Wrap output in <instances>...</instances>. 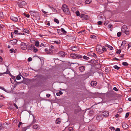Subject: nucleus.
<instances>
[{
	"mask_svg": "<svg viewBox=\"0 0 131 131\" xmlns=\"http://www.w3.org/2000/svg\"><path fill=\"white\" fill-rule=\"evenodd\" d=\"M29 13L31 16L36 17L38 19H39V14L35 10H31L29 12Z\"/></svg>",
	"mask_w": 131,
	"mask_h": 131,
	"instance_id": "nucleus-1",
	"label": "nucleus"
},
{
	"mask_svg": "<svg viewBox=\"0 0 131 131\" xmlns=\"http://www.w3.org/2000/svg\"><path fill=\"white\" fill-rule=\"evenodd\" d=\"M62 8L63 12L66 14H70V12L69 9L67 6L66 5L64 4L62 6Z\"/></svg>",
	"mask_w": 131,
	"mask_h": 131,
	"instance_id": "nucleus-2",
	"label": "nucleus"
},
{
	"mask_svg": "<svg viewBox=\"0 0 131 131\" xmlns=\"http://www.w3.org/2000/svg\"><path fill=\"white\" fill-rule=\"evenodd\" d=\"M26 2L24 1H19L18 2V6L22 8L24 6L26 5Z\"/></svg>",
	"mask_w": 131,
	"mask_h": 131,
	"instance_id": "nucleus-3",
	"label": "nucleus"
},
{
	"mask_svg": "<svg viewBox=\"0 0 131 131\" xmlns=\"http://www.w3.org/2000/svg\"><path fill=\"white\" fill-rule=\"evenodd\" d=\"M126 27V26H123L121 29L122 32L125 33L126 35H128L129 34V31L125 29L124 28H125Z\"/></svg>",
	"mask_w": 131,
	"mask_h": 131,
	"instance_id": "nucleus-4",
	"label": "nucleus"
},
{
	"mask_svg": "<svg viewBox=\"0 0 131 131\" xmlns=\"http://www.w3.org/2000/svg\"><path fill=\"white\" fill-rule=\"evenodd\" d=\"M20 47L22 49L25 50L26 49L27 46L25 43L24 42H22L21 43Z\"/></svg>",
	"mask_w": 131,
	"mask_h": 131,
	"instance_id": "nucleus-5",
	"label": "nucleus"
},
{
	"mask_svg": "<svg viewBox=\"0 0 131 131\" xmlns=\"http://www.w3.org/2000/svg\"><path fill=\"white\" fill-rule=\"evenodd\" d=\"M10 18V19L13 21L17 22L18 20V17H15L14 16H11Z\"/></svg>",
	"mask_w": 131,
	"mask_h": 131,
	"instance_id": "nucleus-6",
	"label": "nucleus"
},
{
	"mask_svg": "<svg viewBox=\"0 0 131 131\" xmlns=\"http://www.w3.org/2000/svg\"><path fill=\"white\" fill-rule=\"evenodd\" d=\"M47 78L46 77L41 75L40 77V82L41 81L42 83L43 82L47 79Z\"/></svg>",
	"mask_w": 131,
	"mask_h": 131,
	"instance_id": "nucleus-7",
	"label": "nucleus"
},
{
	"mask_svg": "<svg viewBox=\"0 0 131 131\" xmlns=\"http://www.w3.org/2000/svg\"><path fill=\"white\" fill-rule=\"evenodd\" d=\"M80 17L85 20H87L88 18V15L83 14L80 15Z\"/></svg>",
	"mask_w": 131,
	"mask_h": 131,
	"instance_id": "nucleus-8",
	"label": "nucleus"
},
{
	"mask_svg": "<svg viewBox=\"0 0 131 131\" xmlns=\"http://www.w3.org/2000/svg\"><path fill=\"white\" fill-rule=\"evenodd\" d=\"M7 124L6 123H5L2 124L1 123H0V130H2L3 128H7V127L5 126V125H7Z\"/></svg>",
	"mask_w": 131,
	"mask_h": 131,
	"instance_id": "nucleus-9",
	"label": "nucleus"
},
{
	"mask_svg": "<svg viewBox=\"0 0 131 131\" xmlns=\"http://www.w3.org/2000/svg\"><path fill=\"white\" fill-rule=\"evenodd\" d=\"M109 115L108 112V111H104L102 113L101 115L102 116L106 117Z\"/></svg>",
	"mask_w": 131,
	"mask_h": 131,
	"instance_id": "nucleus-10",
	"label": "nucleus"
},
{
	"mask_svg": "<svg viewBox=\"0 0 131 131\" xmlns=\"http://www.w3.org/2000/svg\"><path fill=\"white\" fill-rule=\"evenodd\" d=\"M70 50L74 51H78L79 50V49L76 47L74 46H72L70 48Z\"/></svg>",
	"mask_w": 131,
	"mask_h": 131,
	"instance_id": "nucleus-11",
	"label": "nucleus"
},
{
	"mask_svg": "<svg viewBox=\"0 0 131 131\" xmlns=\"http://www.w3.org/2000/svg\"><path fill=\"white\" fill-rule=\"evenodd\" d=\"M58 54L59 56L61 57H64L66 55L65 53L63 51H61L59 52Z\"/></svg>",
	"mask_w": 131,
	"mask_h": 131,
	"instance_id": "nucleus-12",
	"label": "nucleus"
},
{
	"mask_svg": "<svg viewBox=\"0 0 131 131\" xmlns=\"http://www.w3.org/2000/svg\"><path fill=\"white\" fill-rule=\"evenodd\" d=\"M17 40L16 39H14L10 41V42L13 45H15L17 43Z\"/></svg>",
	"mask_w": 131,
	"mask_h": 131,
	"instance_id": "nucleus-13",
	"label": "nucleus"
},
{
	"mask_svg": "<svg viewBox=\"0 0 131 131\" xmlns=\"http://www.w3.org/2000/svg\"><path fill=\"white\" fill-rule=\"evenodd\" d=\"M85 69V67L84 66H82L79 68V70L81 72H83L84 71Z\"/></svg>",
	"mask_w": 131,
	"mask_h": 131,
	"instance_id": "nucleus-14",
	"label": "nucleus"
},
{
	"mask_svg": "<svg viewBox=\"0 0 131 131\" xmlns=\"http://www.w3.org/2000/svg\"><path fill=\"white\" fill-rule=\"evenodd\" d=\"M97 82L96 81H93L91 83V86H94L96 85Z\"/></svg>",
	"mask_w": 131,
	"mask_h": 131,
	"instance_id": "nucleus-15",
	"label": "nucleus"
},
{
	"mask_svg": "<svg viewBox=\"0 0 131 131\" xmlns=\"http://www.w3.org/2000/svg\"><path fill=\"white\" fill-rule=\"evenodd\" d=\"M101 48H102V47L100 46H97L96 48V50L97 51L101 52L102 51Z\"/></svg>",
	"mask_w": 131,
	"mask_h": 131,
	"instance_id": "nucleus-16",
	"label": "nucleus"
},
{
	"mask_svg": "<svg viewBox=\"0 0 131 131\" xmlns=\"http://www.w3.org/2000/svg\"><path fill=\"white\" fill-rule=\"evenodd\" d=\"M77 54H75L74 53H71L70 55V56L71 57L73 58L76 59Z\"/></svg>",
	"mask_w": 131,
	"mask_h": 131,
	"instance_id": "nucleus-17",
	"label": "nucleus"
},
{
	"mask_svg": "<svg viewBox=\"0 0 131 131\" xmlns=\"http://www.w3.org/2000/svg\"><path fill=\"white\" fill-rule=\"evenodd\" d=\"M89 130L90 131H93L94 129V127L92 125H90L89 127Z\"/></svg>",
	"mask_w": 131,
	"mask_h": 131,
	"instance_id": "nucleus-18",
	"label": "nucleus"
},
{
	"mask_svg": "<svg viewBox=\"0 0 131 131\" xmlns=\"http://www.w3.org/2000/svg\"><path fill=\"white\" fill-rule=\"evenodd\" d=\"M122 127L123 128H127L128 127V126L126 123H124L122 124Z\"/></svg>",
	"mask_w": 131,
	"mask_h": 131,
	"instance_id": "nucleus-19",
	"label": "nucleus"
},
{
	"mask_svg": "<svg viewBox=\"0 0 131 131\" xmlns=\"http://www.w3.org/2000/svg\"><path fill=\"white\" fill-rule=\"evenodd\" d=\"M102 116L101 115H99L96 117V119L98 120H101L102 119Z\"/></svg>",
	"mask_w": 131,
	"mask_h": 131,
	"instance_id": "nucleus-20",
	"label": "nucleus"
},
{
	"mask_svg": "<svg viewBox=\"0 0 131 131\" xmlns=\"http://www.w3.org/2000/svg\"><path fill=\"white\" fill-rule=\"evenodd\" d=\"M39 127V126L37 124H35L32 126V128L34 129H37Z\"/></svg>",
	"mask_w": 131,
	"mask_h": 131,
	"instance_id": "nucleus-21",
	"label": "nucleus"
},
{
	"mask_svg": "<svg viewBox=\"0 0 131 131\" xmlns=\"http://www.w3.org/2000/svg\"><path fill=\"white\" fill-rule=\"evenodd\" d=\"M61 120L59 118H58L56 120V123L57 124H59L61 123Z\"/></svg>",
	"mask_w": 131,
	"mask_h": 131,
	"instance_id": "nucleus-22",
	"label": "nucleus"
},
{
	"mask_svg": "<svg viewBox=\"0 0 131 131\" xmlns=\"http://www.w3.org/2000/svg\"><path fill=\"white\" fill-rule=\"evenodd\" d=\"M14 77V78H11L10 79V80L11 82L13 84L15 82V77Z\"/></svg>",
	"mask_w": 131,
	"mask_h": 131,
	"instance_id": "nucleus-23",
	"label": "nucleus"
},
{
	"mask_svg": "<svg viewBox=\"0 0 131 131\" xmlns=\"http://www.w3.org/2000/svg\"><path fill=\"white\" fill-rule=\"evenodd\" d=\"M34 46L35 45H31L30 47L29 48V49L31 50H32L34 49Z\"/></svg>",
	"mask_w": 131,
	"mask_h": 131,
	"instance_id": "nucleus-24",
	"label": "nucleus"
},
{
	"mask_svg": "<svg viewBox=\"0 0 131 131\" xmlns=\"http://www.w3.org/2000/svg\"><path fill=\"white\" fill-rule=\"evenodd\" d=\"M54 42L55 43H56L58 44H59L60 43V40H57L56 41H54Z\"/></svg>",
	"mask_w": 131,
	"mask_h": 131,
	"instance_id": "nucleus-25",
	"label": "nucleus"
},
{
	"mask_svg": "<svg viewBox=\"0 0 131 131\" xmlns=\"http://www.w3.org/2000/svg\"><path fill=\"white\" fill-rule=\"evenodd\" d=\"M96 36L94 35H91L90 36V38L92 39H96Z\"/></svg>",
	"mask_w": 131,
	"mask_h": 131,
	"instance_id": "nucleus-26",
	"label": "nucleus"
},
{
	"mask_svg": "<svg viewBox=\"0 0 131 131\" xmlns=\"http://www.w3.org/2000/svg\"><path fill=\"white\" fill-rule=\"evenodd\" d=\"M62 94L63 92L62 91H60L59 92L56 93V95L57 96H59L60 95Z\"/></svg>",
	"mask_w": 131,
	"mask_h": 131,
	"instance_id": "nucleus-27",
	"label": "nucleus"
},
{
	"mask_svg": "<svg viewBox=\"0 0 131 131\" xmlns=\"http://www.w3.org/2000/svg\"><path fill=\"white\" fill-rule=\"evenodd\" d=\"M106 46L108 47L111 50H112L113 49V48L108 45H106Z\"/></svg>",
	"mask_w": 131,
	"mask_h": 131,
	"instance_id": "nucleus-28",
	"label": "nucleus"
},
{
	"mask_svg": "<svg viewBox=\"0 0 131 131\" xmlns=\"http://www.w3.org/2000/svg\"><path fill=\"white\" fill-rule=\"evenodd\" d=\"M122 64L124 66H127L128 65V64L126 62H124L122 63Z\"/></svg>",
	"mask_w": 131,
	"mask_h": 131,
	"instance_id": "nucleus-29",
	"label": "nucleus"
},
{
	"mask_svg": "<svg viewBox=\"0 0 131 131\" xmlns=\"http://www.w3.org/2000/svg\"><path fill=\"white\" fill-rule=\"evenodd\" d=\"M35 45L36 47H38L39 46V42L38 41H36L35 43Z\"/></svg>",
	"mask_w": 131,
	"mask_h": 131,
	"instance_id": "nucleus-30",
	"label": "nucleus"
},
{
	"mask_svg": "<svg viewBox=\"0 0 131 131\" xmlns=\"http://www.w3.org/2000/svg\"><path fill=\"white\" fill-rule=\"evenodd\" d=\"M10 74V73L9 71L8 70V69L7 68V71L6 72H5L4 73V74Z\"/></svg>",
	"mask_w": 131,
	"mask_h": 131,
	"instance_id": "nucleus-31",
	"label": "nucleus"
},
{
	"mask_svg": "<svg viewBox=\"0 0 131 131\" xmlns=\"http://www.w3.org/2000/svg\"><path fill=\"white\" fill-rule=\"evenodd\" d=\"M61 32L64 34H66L67 33V31L64 30L63 28H61Z\"/></svg>",
	"mask_w": 131,
	"mask_h": 131,
	"instance_id": "nucleus-32",
	"label": "nucleus"
},
{
	"mask_svg": "<svg viewBox=\"0 0 131 131\" xmlns=\"http://www.w3.org/2000/svg\"><path fill=\"white\" fill-rule=\"evenodd\" d=\"M83 58L84 59L86 60H88L89 59V57H87L85 56H83Z\"/></svg>",
	"mask_w": 131,
	"mask_h": 131,
	"instance_id": "nucleus-33",
	"label": "nucleus"
},
{
	"mask_svg": "<svg viewBox=\"0 0 131 131\" xmlns=\"http://www.w3.org/2000/svg\"><path fill=\"white\" fill-rule=\"evenodd\" d=\"M36 122V120L34 118L31 124H34Z\"/></svg>",
	"mask_w": 131,
	"mask_h": 131,
	"instance_id": "nucleus-34",
	"label": "nucleus"
},
{
	"mask_svg": "<svg viewBox=\"0 0 131 131\" xmlns=\"http://www.w3.org/2000/svg\"><path fill=\"white\" fill-rule=\"evenodd\" d=\"M113 67L114 68L117 70H118L120 68V67H119L117 65H115Z\"/></svg>",
	"mask_w": 131,
	"mask_h": 131,
	"instance_id": "nucleus-35",
	"label": "nucleus"
},
{
	"mask_svg": "<svg viewBox=\"0 0 131 131\" xmlns=\"http://www.w3.org/2000/svg\"><path fill=\"white\" fill-rule=\"evenodd\" d=\"M52 50L51 49H49L47 52V53L49 54H51L52 53Z\"/></svg>",
	"mask_w": 131,
	"mask_h": 131,
	"instance_id": "nucleus-36",
	"label": "nucleus"
},
{
	"mask_svg": "<svg viewBox=\"0 0 131 131\" xmlns=\"http://www.w3.org/2000/svg\"><path fill=\"white\" fill-rule=\"evenodd\" d=\"M33 49L34 50V52L35 53L36 52L38 51V50L37 49V48L35 47V46Z\"/></svg>",
	"mask_w": 131,
	"mask_h": 131,
	"instance_id": "nucleus-37",
	"label": "nucleus"
},
{
	"mask_svg": "<svg viewBox=\"0 0 131 131\" xmlns=\"http://www.w3.org/2000/svg\"><path fill=\"white\" fill-rule=\"evenodd\" d=\"M77 57L76 59H80L82 58V56L80 55H79L77 54Z\"/></svg>",
	"mask_w": 131,
	"mask_h": 131,
	"instance_id": "nucleus-38",
	"label": "nucleus"
},
{
	"mask_svg": "<svg viewBox=\"0 0 131 131\" xmlns=\"http://www.w3.org/2000/svg\"><path fill=\"white\" fill-rule=\"evenodd\" d=\"M54 21L57 24H58L59 23V20L57 19L54 18Z\"/></svg>",
	"mask_w": 131,
	"mask_h": 131,
	"instance_id": "nucleus-39",
	"label": "nucleus"
},
{
	"mask_svg": "<svg viewBox=\"0 0 131 131\" xmlns=\"http://www.w3.org/2000/svg\"><path fill=\"white\" fill-rule=\"evenodd\" d=\"M93 52H90L88 53V56H92Z\"/></svg>",
	"mask_w": 131,
	"mask_h": 131,
	"instance_id": "nucleus-40",
	"label": "nucleus"
},
{
	"mask_svg": "<svg viewBox=\"0 0 131 131\" xmlns=\"http://www.w3.org/2000/svg\"><path fill=\"white\" fill-rule=\"evenodd\" d=\"M126 41L125 40H124L122 42V43L121 45V46H122V45L124 46V45H125V44H126Z\"/></svg>",
	"mask_w": 131,
	"mask_h": 131,
	"instance_id": "nucleus-41",
	"label": "nucleus"
},
{
	"mask_svg": "<svg viewBox=\"0 0 131 131\" xmlns=\"http://www.w3.org/2000/svg\"><path fill=\"white\" fill-rule=\"evenodd\" d=\"M75 13L77 16H80V13L79 11H77L75 12Z\"/></svg>",
	"mask_w": 131,
	"mask_h": 131,
	"instance_id": "nucleus-42",
	"label": "nucleus"
},
{
	"mask_svg": "<svg viewBox=\"0 0 131 131\" xmlns=\"http://www.w3.org/2000/svg\"><path fill=\"white\" fill-rule=\"evenodd\" d=\"M16 78L17 80H19L21 79V77L20 76L18 75L16 77Z\"/></svg>",
	"mask_w": 131,
	"mask_h": 131,
	"instance_id": "nucleus-43",
	"label": "nucleus"
},
{
	"mask_svg": "<svg viewBox=\"0 0 131 131\" xmlns=\"http://www.w3.org/2000/svg\"><path fill=\"white\" fill-rule=\"evenodd\" d=\"M23 14L25 16H26L27 18H29L30 16L29 14H27L25 13H24Z\"/></svg>",
	"mask_w": 131,
	"mask_h": 131,
	"instance_id": "nucleus-44",
	"label": "nucleus"
},
{
	"mask_svg": "<svg viewBox=\"0 0 131 131\" xmlns=\"http://www.w3.org/2000/svg\"><path fill=\"white\" fill-rule=\"evenodd\" d=\"M101 49L103 51H106L107 50L104 47H102V48H101Z\"/></svg>",
	"mask_w": 131,
	"mask_h": 131,
	"instance_id": "nucleus-45",
	"label": "nucleus"
},
{
	"mask_svg": "<svg viewBox=\"0 0 131 131\" xmlns=\"http://www.w3.org/2000/svg\"><path fill=\"white\" fill-rule=\"evenodd\" d=\"M18 31L17 30H14V32L16 35H18L19 33L18 32Z\"/></svg>",
	"mask_w": 131,
	"mask_h": 131,
	"instance_id": "nucleus-46",
	"label": "nucleus"
},
{
	"mask_svg": "<svg viewBox=\"0 0 131 131\" xmlns=\"http://www.w3.org/2000/svg\"><path fill=\"white\" fill-rule=\"evenodd\" d=\"M24 32L27 33L28 34L29 33V31L27 29H25L24 30Z\"/></svg>",
	"mask_w": 131,
	"mask_h": 131,
	"instance_id": "nucleus-47",
	"label": "nucleus"
},
{
	"mask_svg": "<svg viewBox=\"0 0 131 131\" xmlns=\"http://www.w3.org/2000/svg\"><path fill=\"white\" fill-rule=\"evenodd\" d=\"M121 51L120 50H118V49L117 50V51L116 52V53H117L118 54H119L120 53H121Z\"/></svg>",
	"mask_w": 131,
	"mask_h": 131,
	"instance_id": "nucleus-48",
	"label": "nucleus"
},
{
	"mask_svg": "<svg viewBox=\"0 0 131 131\" xmlns=\"http://www.w3.org/2000/svg\"><path fill=\"white\" fill-rule=\"evenodd\" d=\"M129 115V113H127L126 114L125 118H127L128 117Z\"/></svg>",
	"mask_w": 131,
	"mask_h": 131,
	"instance_id": "nucleus-49",
	"label": "nucleus"
},
{
	"mask_svg": "<svg viewBox=\"0 0 131 131\" xmlns=\"http://www.w3.org/2000/svg\"><path fill=\"white\" fill-rule=\"evenodd\" d=\"M121 33L120 32H118L117 34V36L119 37L121 35Z\"/></svg>",
	"mask_w": 131,
	"mask_h": 131,
	"instance_id": "nucleus-50",
	"label": "nucleus"
},
{
	"mask_svg": "<svg viewBox=\"0 0 131 131\" xmlns=\"http://www.w3.org/2000/svg\"><path fill=\"white\" fill-rule=\"evenodd\" d=\"M85 3L86 4H89L91 3V2L89 0H86Z\"/></svg>",
	"mask_w": 131,
	"mask_h": 131,
	"instance_id": "nucleus-51",
	"label": "nucleus"
},
{
	"mask_svg": "<svg viewBox=\"0 0 131 131\" xmlns=\"http://www.w3.org/2000/svg\"><path fill=\"white\" fill-rule=\"evenodd\" d=\"M32 58L29 57L28 59V61H30L32 60Z\"/></svg>",
	"mask_w": 131,
	"mask_h": 131,
	"instance_id": "nucleus-52",
	"label": "nucleus"
},
{
	"mask_svg": "<svg viewBox=\"0 0 131 131\" xmlns=\"http://www.w3.org/2000/svg\"><path fill=\"white\" fill-rule=\"evenodd\" d=\"M57 31L59 34H61V30L60 29H58Z\"/></svg>",
	"mask_w": 131,
	"mask_h": 131,
	"instance_id": "nucleus-53",
	"label": "nucleus"
},
{
	"mask_svg": "<svg viewBox=\"0 0 131 131\" xmlns=\"http://www.w3.org/2000/svg\"><path fill=\"white\" fill-rule=\"evenodd\" d=\"M110 128L112 130H114L115 129V128L113 127H110Z\"/></svg>",
	"mask_w": 131,
	"mask_h": 131,
	"instance_id": "nucleus-54",
	"label": "nucleus"
},
{
	"mask_svg": "<svg viewBox=\"0 0 131 131\" xmlns=\"http://www.w3.org/2000/svg\"><path fill=\"white\" fill-rule=\"evenodd\" d=\"M102 23L103 22L101 21H99L97 22V24L99 25H101Z\"/></svg>",
	"mask_w": 131,
	"mask_h": 131,
	"instance_id": "nucleus-55",
	"label": "nucleus"
},
{
	"mask_svg": "<svg viewBox=\"0 0 131 131\" xmlns=\"http://www.w3.org/2000/svg\"><path fill=\"white\" fill-rule=\"evenodd\" d=\"M69 131H73V128L72 127H69Z\"/></svg>",
	"mask_w": 131,
	"mask_h": 131,
	"instance_id": "nucleus-56",
	"label": "nucleus"
},
{
	"mask_svg": "<svg viewBox=\"0 0 131 131\" xmlns=\"http://www.w3.org/2000/svg\"><path fill=\"white\" fill-rule=\"evenodd\" d=\"M92 56L94 57H97V56L96 54L94 53L93 52V53Z\"/></svg>",
	"mask_w": 131,
	"mask_h": 131,
	"instance_id": "nucleus-57",
	"label": "nucleus"
},
{
	"mask_svg": "<svg viewBox=\"0 0 131 131\" xmlns=\"http://www.w3.org/2000/svg\"><path fill=\"white\" fill-rule=\"evenodd\" d=\"M113 89L114 90L117 91H118V89L116 87H114L113 88Z\"/></svg>",
	"mask_w": 131,
	"mask_h": 131,
	"instance_id": "nucleus-58",
	"label": "nucleus"
},
{
	"mask_svg": "<svg viewBox=\"0 0 131 131\" xmlns=\"http://www.w3.org/2000/svg\"><path fill=\"white\" fill-rule=\"evenodd\" d=\"M13 105H14V106L16 108H17V109H18V106H17V105H16V104H15V103H14L13 104Z\"/></svg>",
	"mask_w": 131,
	"mask_h": 131,
	"instance_id": "nucleus-59",
	"label": "nucleus"
},
{
	"mask_svg": "<svg viewBox=\"0 0 131 131\" xmlns=\"http://www.w3.org/2000/svg\"><path fill=\"white\" fill-rule=\"evenodd\" d=\"M14 49H11L9 50V51L11 53H12L13 52Z\"/></svg>",
	"mask_w": 131,
	"mask_h": 131,
	"instance_id": "nucleus-60",
	"label": "nucleus"
},
{
	"mask_svg": "<svg viewBox=\"0 0 131 131\" xmlns=\"http://www.w3.org/2000/svg\"><path fill=\"white\" fill-rule=\"evenodd\" d=\"M22 124V122H20L19 123V124L18 125V127H19L20 126V125Z\"/></svg>",
	"mask_w": 131,
	"mask_h": 131,
	"instance_id": "nucleus-61",
	"label": "nucleus"
},
{
	"mask_svg": "<svg viewBox=\"0 0 131 131\" xmlns=\"http://www.w3.org/2000/svg\"><path fill=\"white\" fill-rule=\"evenodd\" d=\"M52 10L54 12H57V10H56L54 8H53V9H52Z\"/></svg>",
	"mask_w": 131,
	"mask_h": 131,
	"instance_id": "nucleus-62",
	"label": "nucleus"
},
{
	"mask_svg": "<svg viewBox=\"0 0 131 131\" xmlns=\"http://www.w3.org/2000/svg\"><path fill=\"white\" fill-rule=\"evenodd\" d=\"M26 129V127H24L22 131H25Z\"/></svg>",
	"mask_w": 131,
	"mask_h": 131,
	"instance_id": "nucleus-63",
	"label": "nucleus"
},
{
	"mask_svg": "<svg viewBox=\"0 0 131 131\" xmlns=\"http://www.w3.org/2000/svg\"><path fill=\"white\" fill-rule=\"evenodd\" d=\"M115 131H120V129L119 128H117L116 129Z\"/></svg>",
	"mask_w": 131,
	"mask_h": 131,
	"instance_id": "nucleus-64",
	"label": "nucleus"
}]
</instances>
